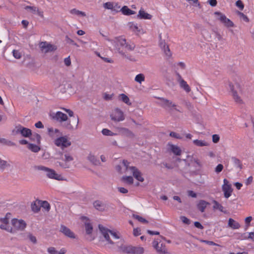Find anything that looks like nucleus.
Returning a JSON list of instances; mask_svg holds the SVG:
<instances>
[{"instance_id":"0e129e2a","label":"nucleus","mask_w":254,"mask_h":254,"mask_svg":"<svg viewBox=\"0 0 254 254\" xmlns=\"http://www.w3.org/2000/svg\"><path fill=\"white\" fill-rule=\"evenodd\" d=\"M220 137L217 134H214L212 135V140L214 143H217L219 141Z\"/></svg>"},{"instance_id":"f704fd0d","label":"nucleus","mask_w":254,"mask_h":254,"mask_svg":"<svg viewBox=\"0 0 254 254\" xmlns=\"http://www.w3.org/2000/svg\"><path fill=\"white\" fill-rule=\"evenodd\" d=\"M119 98L120 100L128 105H130L131 104L129 98L125 94H120Z\"/></svg>"},{"instance_id":"864d4df0","label":"nucleus","mask_w":254,"mask_h":254,"mask_svg":"<svg viewBox=\"0 0 254 254\" xmlns=\"http://www.w3.org/2000/svg\"><path fill=\"white\" fill-rule=\"evenodd\" d=\"M236 5L239 7L241 10L244 8V5L241 0H238L236 2Z\"/></svg>"},{"instance_id":"5fc2aeb1","label":"nucleus","mask_w":254,"mask_h":254,"mask_svg":"<svg viewBox=\"0 0 254 254\" xmlns=\"http://www.w3.org/2000/svg\"><path fill=\"white\" fill-rule=\"evenodd\" d=\"M28 238L30 240V241H31L33 244L37 243V239L36 237L33 236L32 234H29L28 235Z\"/></svg>"},{"instance_id":"9d476101","label":"nucleus","mask_w":254,"mask_h":254,"mask_svg":"<svg viewBox=\"0 0 254 254\" xmlns=\"http://www.w3.org/2000/svg\"><path fill=\"white\" fill-rule=\"evenodd\" d=\"M9 217L5 216L3 218H0V222L2 224L0 225V228L2 230H4L11 233H13L14 231L9 225Z\"/></svg>"},{"instance_id":"603ef678","label":"nucleus","mask_w":254,"mask_h":254,"mask_svg":"<svg viewBox=\"0 0 254 254\" xmlns=\"http://www.w3.org/2000/svg\"><path fill=\"white\" fill-rule=\"evenodd\" d=\"M180 219L184 224L189 225L190 223V220L185 216H181Z\"/></svg>"},{"instance_id":"a18cd8bd","label":"nucleus","mask_w":254,"mask_h":254,"mask_svg":"<svg viewBox=\"0 0 254 254\" xmlns=\"http://www.w3.org/2000/svg\"><path fill=\"white\" fill-rule=\"evenodd\" d=\"M56 165L57 166H60L61 167H62V168H64V169H66V168H69V165L64 162V163H62V162H59V161H57L56 162Z\"/></svg>"},{"instance_id":"09e8293b","label":"nucleus","mask_w":254,"mask_h":254,"mask_svg":"<svg viewBox=\"0 0 254 254\" xmlns=\"http://www.w3.org/2000/svg\"><path fill=\"white\" fill-rule=\"evenodd\" d=\"M223 166L222 164H219L216 167V168H215V172L217 173V174H219V173H220L223 169Z\"/></svg>"},{"instance_id":"bf43d9fd","label":"nucleus","mask_w":254,"mask_h":254,"mask_svg":"<svg viewBox=\"0 0 254 254\" xmlns=\"http://www.w3.org/2000/svg\"><path fill=\"white\" fill-rule=\"evenodd\" d=\"M140 229L138 228H134L133 230V233L134 236H138L141 234Z\"/></svg>"},{"instance_id":"6ab92c4d","label":"nucleus","mask_w":254,"mask_h":254,"mask_svg":"<svg viewBox=\"0 0 254 254\" xmlns=\"http://www.w3.org/2000/svg\"><path fill=\"white\" fill-rule=\"evenodd\" d=\"M60 232L63 233L66 237L74 239L75 238V234L68 228L64 225H62L60 227Z\"/></svg>"},{"instance_id":"f8f14e48","label":"nucleus","mask_w":254,"mask_h":254,"mask_svg":"<svg viewBox=\"0 0 254 254\" xmlns=\"http://www.w3.org/2000/svg\"><path fill=\"white\" fill-rule=\"evenodd\" d=\"M223 183L224 184L222 186V190L224 192V196L227 198L231 195L233 190L231 187V185L229 184L227 179H224Z\"/></svg>"},{"instance_id":"37998d69","label":"nucleus","mask_w":254,"mask_h":254,"mask_svg":"<svg viewBox=\"0 0 254 254\" xmlns=\"http://www.w3.org/2000/svg\"><path fill=\"white\" fill-rule=\"evenodd\" d=\"M64 159L62 158L65 163L68 164V162L72 161L73 160V158L69 153H65L64 155Z\"/></svg>"},{"instance_id":"f3484780","label":"nucleus","mask_w":254,"mask_h":254,"mask_svg":"<svg viewBox=\"0 0 254 254\" xmlns=\"http://www.w3.org/2000/svg\"><path fill=\"white\" fill-rule=\"evenodd\" d=\"M103 7L105 9H110L113 11L118 12L120 11L121 6L117 2H107L103 4Z\"/></svg>"},{"instance_id":"79ce46f5","label":"nucleus","mask_w":254,"mask_h":254,"mask_svg":"<svg viewBox=\"0 0 254 254\" xmlns=\"http://www.w3.org/2000/svg\"><path fill=\"white\" fill-rule=\"evenodd\" d=\"M132 217L133 218L137 220L138 221L142 223H147L148 222L147 220H146L145 219L143 218V217L136 215V214H133Z\"/></svg>"},{"instance_id":"c9c22d12","label":"nucleus","mask_w":254,"mask_h":254,"mask_svg":"<svg viewBox=\"0 0 254 254\" xmlns=\"http://www.w3.org/2000/svg\"><path fill=\"white\" fill-rule=\"evenodd\" d=\"M231 159L233 162L234 165L236 167L238 168L240 170H241L242 169L243 165L242 162L239 159L235 157H232L231 158Z\"/></svg>"},{"instance_id":"7ed1b4c3","label":"nucleus","mask_w":254,"mask_h":254,"mask_svg":"<svg viewBox=\"0 0 254 254\" xmlns=\"http://www.w3.org/2000/svg\"><path fill=\"white\" fill-rule=\"evenodd\" d=\"M98 227L100 232L107 241L106 245L107 248L111 250H113L115 249V246L116 245V243H114L110 239L109 233L115 239H120L119 235L116 232L109 230L101 225H99Z\"/></svg>"},{"instance_id":"412c9836","label":"nucleus","mask_w":254,"mask_h":254,"mask_svg":"<svg viewBox=\"0 0 254 254\" xmlns=\"http://www.w3.org/2000/svg\"><path fill=\"white\" fill-rule=\"evenodd\" d=\"M52 118L53 119L60 122H63L67 120V115L60 111L57 112Z\"/></svg>"},{"instance_id":"9b49d317","label":"nucleus","mask_w":254,"mask_h":254,"mask_svg":"<svg viewBox=\"0 0 254 254\" xmlns=\"http://www.w3.org/2000/svg\"><path fill=\"white\" fill-rule=\"evenodd\" d=\"M118 249V252L121 253L127 254H131V246H128L126 245H124L123 244L122 242L119 241L116 242V245Z\"/></svg>"},{"instance_id":"ddd939ff","label":"nucleus","mask_w":254,"mask_h":254,"mask_svg":"<svg viewBox=\"0 0 254 254\" xmlns=\"http://www.w3.org/2000/svg\"><path fill=\"white\" fill-rule=\"evenodd\" d=\"M12 226L16 229L19 230H23L26 226L25 222L23 220H18L16 218L12 219L11 220Z\"/></svg>"},{"instance_id":"a19ab883","label":"nucleus","mask_w":254,"mask_h":254,"mask_svg":"<svg viewBox=\"0 0 254 254\" xmlns=\"http://www.w3.org/2000/svg\"><path fill=\"white\" fill-rule=\"evenodd\" d=\"M41 207L45 208L47 211H49L50 209V205L47 201H41Z\"/></svg>"},{"instance_id":"e2e57ef3","label":"nucleus","mask_w":254,"mask_h":254,"mask_svg":"<svg viewBox=\"0 0 254 254\" xmlns=\"http://www.w3.org/2000/svg\"><path fill=\"white\" fill-rule=\"evenodd\" d=\"M160 166L161 167H165L168 169H171L173 168V167H172V166L169 164H167L166 163H165V162H163L162 163L160 164Z\"/></svg>"},{"instance_id":"0eeeda50","label":"nucleus","mask_w":254,"mask_h":254,"mask_svg":"<svg viewBox=\"0 0 254 254\" xmlns=\"http://www.w3.org/2000/svg\"><path fill=\"white\" fill-rule=\"evenodd\" d=\"M39 47L41 51L45 54L56 51L57 47L52 45L46 41L41 42L39 43Z\"/></svg>"},{"instance_id":"dca6fc26","label":"nucleus","mask_w":254,"mask_h":254,"mask_svg":"<svg viewBox=\"0 0 254 254\" xmlns=\"http://www.w3.org/2000/svg\"><path fill=\"white\" fill-rule=\"evenodd\" d=\"M108 210V205L105 201L96 200V211L102 213Z\"/></svg>"},{"instance_id":"a211bd4d","label":"nucleus","mask_w":254,"mask_h":254,"mask_svg":"<svg viewBox=\"0 0 254 254\" xmlns=\"http://www.w3.org/2000/svg\"><path fill=\"white\" fill-rule=\"evenodd\" d=\"M158 99L160 100L161 103L160 104L164 108L171 109L172 108L176 107V105L170 100L161 97H158Z\"/></svg>"},{"instance_id":"7c9ffc66","label":"nucleus","mask_w":254,"mask_h":254,"mask_svg":"<svg viewBox=\"0 0 254 254\" xmlns=\"http://www.w3.org/2000/svg\"><path fill=\"white\" fill-rule=\"evenodd\" d=\"M144 252V250L142 247L131 246V254H142Z\"/></svg>"},{"instance_id":"49530a36","label":"nucleus","mask_w":254,"mask_h":254,"mask_svg":"<svg viewBox=\"0 0 254 254\" xmlns=\"http://www.w3.org/2000/svg\"><path fill=\"white\" fill-rule=\"evenodd\" d=\"M13 57L16 59H20L21 58V54L16 50H13L12 51Z\"/></svg>"},{"instance_id":"de8ad7c7","label":"nucleus","mask_w":254,"mask_h":254,"mask_svg":"<svg viewBox=\"0 0 254 254\" xmlns=\"http://www.w3.org/2000/svg\"><path fill=\"white\" fill-rule=\"evenodd\" d=\"M129 28L133 31H139L138 27L136 24H135L133 23H129Z\"/></svg>"},{"instance_id":"72a5a7b5","label":"nucleus","mask_w":254,"mask_h":254,"mask_svg":"<svg viewBox=\"0 0 254 254\" xmlns=\"http://www.w3.org/2000/svg\"><path fill=\"white\" fill-rule=\"evenodd\" d=\"M213 203L214 204V205L213 206V209H218L221 212H224V213H227V211L224 210L223 206L219 203H218L217 201L213 200Z\"/></svg>"},{"instance_id":"2eb2a0df","label":"nucleus","mask_w":254,"mask_h":254,"mask_svg":"<svg viewBox=\"0 0 254 254\" xmlns=\"http://www.w3.org/2000/svg\"><path fill=\"white\" fill-rule=\"evenodd\" d=\"M153 246L156 249L157 252L160 254H165L167 253V250L164 244L159 243L157 241L154 240L153 243Z\"/></svg>"},{"instance_id":"4c0bfd02","label":"nucleus","mask_w":254,"mask_h":254,"mask_svg":"<svg viewBox=\"0 0 254 254\" xmlns=\"http://www.w3.org/2000/svg\"><path fill=\"white\" fill-rule=\"evenodd\" d=\"M70 13L72 14L76 15L78 16H85L86 15L85 12L77 10L75 8H73L70 10Z\"/></svg>"},{"instance_id":"6e6552de","label":"nucleus","mask_w":254,"mask_h":254,"mask_svg":"<svg viewBox=\"0 0 254 254\" xmlns=\"http://www.w3.org/2000/svg\"><path fill=\"white\" fill-rule=\"evenodd\" d=\"M55 144L58 147H61L62 150L71 145V142L67 140L66 136H61L55 140Z\"/></svg>"},{"instance_id":"58836bf2","label":"nucleus","mask_w":254,"mask_h":254,"mask_svg":"<svg viewBox=\"0 0 254 254\" xmlns=\"http://www.w3.org/2000/svg\"><path fill=\"white\" fill-rule=\"evenodd\" d=\"M103 135L106 136H114L117 135V133H114L107 128H104L102 130Z\"/></svg>"},{"instance_id":"39448f33","label":"nucleus","mask_w":254,"mask_h":254,"mask_svg":"<svg viewBox=\"0 0 254 254\" xmlns=\"http://www.w3.org/2000/svg\"><path fill=\"white\" fill-rule=\"evenodd\" d=\"M110 118L111 120L115 122H120L125 119L123 112L119 108H116L112 111Z\"/></svg>"},{"instance_id":"f257e3e1","label":"nucleus","mask_w":254,"mask_h":254,"mask_svg":"<svg viewBox=\"0 0 254 254\" xmlns=\"http://www.w3.org/2000/svg\"><path fill=\"white\" fill-rule=\"evenodd\" d=\"M110 41L113 45L116 52L130 61H134L133 58L129 57L127 54V51H132L134 50L135 45L133 43L127 42L125 38L121 37H116Z\"/></svg>"},{"instance_id":"4468645a","label":"nucleus","mask_w":254,"mask_h":254,"mask_svg":"<svg viewBox=\"0 0 254 254\" xmlns=\"http://www.w3.org/2000/svg\"><path fill=\"white\" fill-rule=\"evenodd\" d=\"M176 79L177 81L179 82L180 87L186 92L189 93L190 91V88L189 85L187 84V82L183 79L181 75L179 73H176Z\"/></svg>"},{"instance_id":"423d86ee","label":"nucleus","mask_w":254,"mask_h":254,"mask_svg":"<svg viewBox=\"0 0 254 254\" xmlns=\"http://www.w3.org/2000/svg\"><path fill=\"white\" fill-rule=\"evenodd\" d=\"M12 132L15 134L20 133L24 137H29L31 135H32V130L30 129L24 127L21 125L16 127V129L12 130Z\"/></svg>"},{"instance_id":"c756f323","label":"nucleus","mask_w":254,"mask_h":254,"mask_svg":"<svg viewBox=\"0 0 254 254\" xmlns=\"http://www.w3.org/2000/svg\"><path fill=\"white\" fill-rule=\"evenodd\" d=\"M41 200H38V201H35L31 204V209L32 210L35 212L37 213L40 210L41 208V204H40Z\"/></svg>"},{"instance_id":"4d7b16f0","label":"nucleus","mask_w":254,"mask_h":254,"mask_svg":"<svg viewBox=\"0 0 254 254\" xmlns=\"http://www.w3.org/2000/svg\"><path fill=\"white\" fill-rule=\"evenodd\" d=\"M66 122L64 123L63 126L65 127L66 128H67V129H72L73 127H72V126L70 124V122L69 121H65Z\"/></svg>"},{"instance_id":"1a4fd4ad","label":"nucleus","mask_w":254,"mask_h":254,"mask_svg":"<svg viewBox=\"0 0 254 254\" xmlns=\"http://www.w3.org/2000/svg\"><path fill=\"white\" fill-rule=\"evenodd\" d=\"M214 14L218 16V19L227 27H233L234 26L233 22L220 12H215Z\"/></svg>"},{"instance_id":"e433bc0d","label":"nucleus","mask_w":254,"mask_h":254,"mask_svg":"<svg viewBox=\"0 0 254 254\" xmlns=\"http://www.w3.org/2000/svg\"><path fill=\"white\" fill-rule=\"evenodd\" d=\"M134 80L136 82L141 84L142 82L145 81V76L142 73H139L135 76Z\"/></svg>"},{"instance_id":"ea45409f","label":"nucleus","mask_w":254,"mask_h":254,"mask_svg":"<svg viewBox=\"0 0 254 254\" xmlns=\"http://www.w3.org/2000/svg\"><path fill=\"white\" fill-rule=\"evenodd\" d=\"M162 50L164 51V52L167 57H170L171 56V53L169 46L167 45L166 43H164L163 49Z\"/></svg>"},{"instance_id":"20e7f679","label":"nucleus","mask_w":254,"mask_h":254,"mask_svg":"<svg viewBox=\"0 0 254 254\" xmlns=\"http://www.w3.org/2000/svg\"><path fill=\"white\" fill-rule=\"evenodd\" d=\"M34 168L36 170L46 172V176L50 179H55L58 181L64 180L62 176L57 174L56 172L53 169L42 165L35 166Z\"/></svg>"},{"instance_id":"8fccbe9b","label":"nucleus","mask_w":254,"mask_h":254,"mask_svg":"<svg viewBox=\"0 0 254 254\" xmlns=\"http://www.w3.org/2000/svg\"><path fill=\"white\" fill-rule=\"evenodd\" d=\"M48 252L50 254H58V251H57L54 247H49L47 250Z\"/></svg>"},{"instance_id":"680f3d73","label":"nucleus","mask_w":254,"mask_h":254,"mask_svg":"<svg viewBox=\"0 0 254 254\" xmlns=\"http://www.w3.org/2000/svg\"><path fill=\"white\" fill-rule=\"evenodd\" d=\"M170 135L171 136V137H174V138H178V139H181V136L175 132H173V131H172L170 133Z\"/></svg>"},{"instance_id":"b1692460","label":"nucleus","mask_w":254,"mask_h":254,"mask_svg":"<svg viewBox=\"0 0 254 254\" xmlns=\"http://www.w3.org/2000/svg\"><path fill=\"white\" fill-rule=\"evenodd\" d=\"M138 18L144 19H151L152 15L146 12L143 9L141 8L137 15Z\"/></svg>"},{"instance_id":"774afa93","label":"nucleus","mask_w":254,"mask_h":254,"mask_svg":"<svg viewBox=\"0 0 254 254\" xmlns=\"http://www.w3.org/2000/svg\"><path fill=\"white\" fill-rule=\"evenodd\" d=\"M64 63L66 66H69L71 64V61L69 57L64 59Z\"/></svg>"},{"instance_id":"393cba45","label":"nucleus","mask_w":254,"mask_h":254,"mask_svg":"<svg viewBox=\"0 0 254 254\" xmlns=\"http://www.w3.org/2000/svg\"><path fill=\"white\" fill-rule=\"evenodd\" d=\"M30 140L36 143V144L40 145L41 144V136L37 133H32V135L29 137Z\"/></svg>"},{"instance_id":"f03ea898","label":"nucleus","mask_w":254,"mask_h":254,"mask_svg":"<svg viewBox=\"0 0 254 254\" xmlns=\"http://www.w3.org/2000/svg\"><path fill=\"white\" fill-rule=\"evenodd\" d=\"M116 170L120 174L126 173L127 175H132L136 180L140 182L144 180L140 170L135 166H130L129 163L126 160H123L122 165H117Z\"/></svg>"},{"instance_id":"6e6d98bb","label":"nucleus","mask_w":254,"mask_h":254,"mask_svg":"<svg viewBox=\"0 0 254 254\" xmlns=\"http://www.w3.org/2000/svg\"><path fill=\"white\" fill-rule=\"evenodd\" d=\"M199 241L201 243H205L207 245H210V246H216L217 244L215 243L214 242L212 241H209L207 240H199Z\"/></svg>"},{"instance_id":"5701e85b","label":"nucleus","mask_w":254,"mask_h":254,"mask_svg":"<svg viewBox=\"0 0 254 254\" xmlns=\"http://www.w3.org/2000/svg\"><path fill=\"white\" fill-rule=\"evenodd\" d=\"M133 177H134L133 176L125 175L121 178V180L122 182L127 184V185H131L133 184L134 182Z\"/></svg>"},{"instance_id":"3c124183","label":"nucleus","mask_w":254,"mask_h":254,"mask_svg":"<svg viewBox=\"0 0 254 254\" xmlns=\"http://www.w3.org/2000/svg\"><path fill=\"white\" fill-rule=\"evenodd\" d=\"M26 10H30L33 13H35L36 11H38V9L35 6H31L27 5L25 7Z\"/></svg>"},{"instance_id":"c85d7f7f","label":"nucleus","mask_w":254,"mask_h":254,"mask_svg":"<svg viewBox=\"0 0 254 254\" xmlns=\"http://www.w3.org/2000/svg\"><path fill=\"white\" fill-rule=\"evenodd\" d=\"M228 226L233 229H238L240 227V224L232 218H229Z\"/></svg>"},{"instance_id":"052dcab7","label":"nucleus","mask_w":254,"mask_h":254,"mask_svg":"<svg viewBox=\"0 0 254 254\" xmlns=\"http://www.w3.org/2000/svg\"><path fill=\"white\" fill-rule=\"evenodd\" d=\"M238 13L245 21L248 22L249 21L248 17L243 13L238 12Z\"/></svg>"},{"instance_id":"69168bd1","label":"nucleus","mask_w":254,"mask_h":254,"mask_svg":"<svg viewBox=\"0 0 254 254\" xmlns=\"http://www.w3.org/2000/svg\"><path fill=\"white\" fill-rule=\"evenodd\" d=\"M118 190L121 193H127L128 192V190L123 187H119L118 188Z\"/></svg>"},{"instance_id":"2f4dec72","label":"nucleus","mask_w":254,"mask_h":254,"mask_svg":"<svg viewBox=\"0 0 254 254\" xmlns=\"http://www.w3.org/2000/svg\"><path fill=\"white\" fill-rule=\"evenodd\" d=\"M120 11H121L124 15H132L135 13V11L128 8L127 6H124L121 9H120Z\"/></svg>"},{"instance_id":"a878e982","label":"nucleus","mask_w":254,"mask_h":254,"mask_svg":"<svg viewBox=\"0 0 254 254\" xmlns=\"http://www.w3.org/2000/svg\"><path fill=\"white\" fill-rule=\"evenodd\" d=\"M209 203L204 200H200L198 203L197 204V206L198 209L201 212H203L205 210V209L207 207L208 205H209Z\"/></svg>"},{"instance_id":"473e14b6","label":"nucleus","mask_w":254,"mask_h":254,"mask_svg":"<svg viewBox=\"0 0 254 254\" xmlns=\"http://www.w3.org/2000/svg\"><path fill=\"white\" fill-rule=\"evenodd\" d=\"M193 144L198 147L207 146L209 145V143L205 140L195 139L193 140Z\"/></svg>"},{"instance_id":"4be33fe9","label":"nucleus","mask_w":254,"mask_h":254,"mask_svg":"<svg viewBox=\"0 0 254 254\" xmlns=\"http://www.w3.org/2000/svg\"><path fill=\"white\" fill-rule=\"evenodd\" d=\"M81 219L83 221L84 220H86V221L84 222L86 233L87 235H90L93 231V227L89 222H87L89 221V219L86 216H82Z\"/></svg>"},{"instance_id":"338daca9","label":"nucleus","mask_w":254,"mask_h":254,"mask_svg":"<svg viewBox=\"0 0 254 254\" xmlns=\"http://www.w3.org/2000/svg\"><path fill=\"white\" fill-rule=\"evenodd\" d=\"M35 126L36 127L38 128H44V125L41 121H38L35 124Z\"/></svg>"},{"instance_id":"13d9d810","label":"nucleus","mask_w":254,"mask_h":254,"mask_svg":"<svg viewBox=\"0 0 254 254\" xmlns=\"http://www.w3.org/2000/svg\"><path fill=\"white\" fill-rule=\"evenodd\" d=\"M7 164L6 161L3 160L0 158V169L3 170Z\"/></svg>"},{"instance_id":"aec40b11","label":"nucleus","mask_w":254,"mask_h":254,"mask_svg":"<svg viewBox=\"0 0 254 254\" xmlns=\"http://www.w3.org/2000/svg\"><path fill=\"white\" fill-rule=\"evenodd\" d=\"M229 88L232 93L233 98L236 102L239 104H242L243 100L241 97L238 95L236 91L235 90V86L232 83L229 84Z\"/></svg>"},{"instance_id":"bb28decb","label":"nucleus","mask_w":254,"mask_h":254,"mask_svg":"<svg viewBox=\"0 0 254 254\" xmlns=\"http://www.w3.org/2000/svg\"><path fill=\"white\" fill-rule=\"evenodd\" d=\"M169 149L175 155H180L182 153V151L179 147L173 145V144H169Z\"/></svg>"},{"instance_id":"cd10ccee","label":"nucleus","mask_w":254,"mask_h":254,"mask_svg":"<svg viewBox=\"0 0 254 254\" xmlns=\"http://www.w3.org/2000/svg\"><path fill=\"white\" fill-rule=\"evenodd\" d=\"M27 148L34 153H37L41 150V147L37 144L29 143Z\"/></svg>"},{"instance_id":"c03bdc74","label":"nucleus","mask_w":254,"mask_h":254,"mask_svg":"<svg viewBox=\"0 0 254 254\" xmlns=\"http://www.w3.org/2000/svg\"><path fill=\"white\" fill-rule=\"evenodd\" d=\"M96 56L100 58L104 62L108 63H113L114 61L111 59L102 57L100 54L96 52Z\"/></svg>"}]
</instances>
